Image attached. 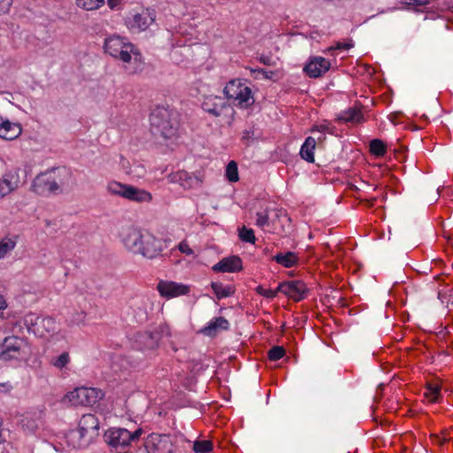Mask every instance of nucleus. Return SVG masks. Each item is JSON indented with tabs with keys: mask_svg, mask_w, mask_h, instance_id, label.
Here are the masks:
<instances>
[{
	"mask_svg": "<svg viewBox=\"0 0 453 453\" xmlns=\"http://www.w3.org/2000/svg\"><path fill=\"white\" fill-rule=\"evenodd\" d=\"M142 434L141 428L130 432L126 428L113 427L105 432L104 440L116 453H128L138 446Z\"/></svg>",
	"mask_w": 453,
	"mask_h": 453,
	"instance_id": "nucleus-5",
	"label": "nucleus"
},
{
	"mask_svg": "<svg viewBox=\"0 0 453 453\" xmlns=\"http://www.w3.org/2000/svg\"><path fill=\"white\" fill-rule=\"evenodd\" d=\"M268 209H265L264 212H257V226L264 228L265 226H269L270 220H269V214H268Z\"/></svg>",
	"mask_w": 453,
	"mask_h": 453,
	"instance_id": "nucleus-41",
	"label": "nucleus"
},
{
	"mask_svg": "<svg viewBox=\"0 0 453 453\" xmlns=\"http://www.w3.org/2000/svg\"><path fill=\"white\" fill-rule=\"evenodd\" d=\"M3 387V388H5L6 384H0V388Z\"/></svg>",
	"mask_w": 453,
	"mask_h": 453,
	"instance_id": "nucleus-53",
	"label": "nucleus"
},
{
	"mask_svg": "<svg viewBox=\"0 0 453 453\" xmlns=\"http://www.w3.org/2000/svg\"><path fill=\"white\" fill-rule=\"evenodd\" d=\"M211 288L213 290L218 300L229 297L234 295L235 288L233 285H223L219 281H212Z\"/></svg>",
	"mask_w": 453,
	"mask_h": 453,
	"instance_id": "nucleus-27",
	"label": "nucleus"
},
{
	"mask_svg": "<svg viewBox=\"0 0 453 453\" xmlns=\"http://www.w3.org/2000/svg\"><path fill=\"white\" fill-rule=\"evenodd\" d=\"M12 3V0H0V14L7 12Z\"/></svg>",
	"mask_w": 453,
	"mask_h": 453,
	"instance_id": "nucleus-44",
	"label": "nucleus"
},
{
	"mask_svg": "<svg viewBox=\"0 0 453 453\" xmlns=\"http://www.w3.org/2000/svg\"><path fill=\"white\" fill-rule=\"evenodd\" d=\"M21 127L18 123L4 120L0 123V137L4 140H14L20 135Z\"/></svg>",
	"mask_w": 453,
	"mask_h": 453,
	"instance_id": "nucleus-24",
	"label": "nucleus"
},
{
	"mask_svg": "<svg viewBox=\"0 0 453 453\" xmlns=\"http://www.w3.org/2000/svg\"><path fill=\"white\" fill-rule=\"evenodd\" d=\"M234 100L238 102L241 108L244 109L250 107L255 103L251 88L247 85L239 91L238 96Z\"/></svg>",
	"mask_w": 453,
	"mask_h": 453,
	"instance_id": "nucleus-28",
	"label": "nucleus"
},
{
	"mask_svg": "<svg viewBox=\"0 0 453 453\" xmlns=\"http://www.w3.org/2000/svg\"><path fill=\"white\" fill-rule=\"evenodd\" d=\"M171 345H172V349H173L174 351H176V350H177V348H175V346H174L173 343H171Z\"/></svg>",
	"mask_w": 453,
	"mask_h": 453,
	"instance_id": "nucleus-52",
	"label": "nucleus"
},
{
	"mask_svg": "<svg viewBox=\"0 0 453 453\" xmlns=\"http://www.w3.org/2000/svg\"><path fill=\"white\" fill-rule=\"evenodd\" d=\"M338 48L339 49H345V50H348L349 48V45L347 44V43H342V44H339L338 45Z\"/></svg>",
	"mask_w": 453,
	"mask_h": 453,
	"instance_id": "nucleus-50",
	"label": "nucleus"
},
{
	"mask_svg": "<svg viewBox=\"0 0 453 453\" xmlns=\"http://www.w3.org/2000/svg\"><path fill=\"white\" fill-rule=\"evenodd\" d=\"M256 292L264 297L273 299L277 296V294L280 291H278V288L276 289L273 290V289H266L263 286L259 285L256 288Z\"/></svg>",
	"mask_w": 453,
	"mask_h": 453,
	"instance_id": "nucleus-42",
	"label": "nucleus"
},
{
	"mask_svg": "<svg viewBox=\"0 0 453 453\" xmlns=\"http://www.w3.org/2000/svg\"><path fill=\"white\" fill-rule=\"evenodd\" d=\"M173 180L178 182L184 188H194L200 187L202 180L186 171H179L173 174Z\"/></svg>",
	"mask_w": 453,
	"mask_h": 453,
	"instance_id": "nucleus-23",
	"label": "nucleus"
},
{
	"mask_svg": "<svg viewBox=\"0 0 453 453\" xmlns=\"http://www.w3.org/2000/svg\"><path fill=\"white\" fill-rule=\"evenodd\" d=\"M107 189L111 194L119 196L132 202L148 203L152 201V195L149 191L132 185L113 181L109 183Z\"/></svg>",
	"mask_w": 453,
	"mask_h": 453,
	"instance_id": "nucleus-6",
	"label": "nucleus"
},
{
	"mask_svg": "<svg viewBox=\"0 0 453 453\" xmlns=\"http://www.w3.org/2000/svg\"><path fill=\"white\" fill-rule=\"evenodd\" d=\"M70 361L69 354L67 352H63L60 356L56 358H53L51 364L59 369L65 367Z\"/></svg>",
	"mask_w": 453,
	"mask_h": 453,
	"instance_id": "nucleus-40",
	"label": "nucleus"
},
{
	"mask_svg": "<svg viewBox=\"0 0 453 453\" xmlns=\"http://www.w3.org/2000/svg\"><path fill=\"white\" fill-rule=\"evenodd\" d=\"M157 290L162 296L173 298L188 294L190 288L188 285L181 283L161 280L157 284Z\"/></svg>",
	"mask_w": 453,
	"mask_h": 453,
	"instance_id": "nucleus-14",
	"label": "nucleus"
},
{
	"mask_svg": "<svg viewBox=\"0 0 453 453\" xmlns=\"http://www.w3.org/2000/svg\"><path fill=\"white\" fill-rule=\"evenodd\" d=\"M239 237L242 242L254 243L256 241L254 231L251 228L242 226L239 230Z\"/></svg>",
	"mask_w": 453,
	"mask_h": 453,
	"instance_id": "nucleus-36",
	"label": "nucleus"
},
{
	"mask_svg": "<svg viewBox=\"0 0 453 453\" xmlns=\"http://www.w3.org/2000/svg\"><path fill=\"white\" fill-rule=\"evenodd\" d=\"M71 172L58 167L38 174L33 180L32 189L40 196H48L62 193V187L68 182Z\"/></svg>",
	"mask_w": 453,
	"mask_h": 453,
	"instance_id": "nucleus-3",
	"label": "nucleus"
},
{
	"mask_svg": "<svg viewBox=\"0 0 453 453\" xmlns=\"http://www.w3.org/2000/svg\"><path fill=\"white\" fill-rule=\"evenodd\" d=\"M76 5L86 11H96L104 4V0H75Z\"/></svg>",
	"mask_w": 453,
	"mask_h": 453,
	"instance_id": "nucleus-31",
	"label": "nucleus"
},
{
	"mask_svg": "<svg viewBox=\"0 0 453 453\" xmlns=\"http://www.w3.org/2000/svg\"><path fill=\"white\" fill-rule=\"evenodd\" d=\"M179 250L182 252V253H185L187 255H190L193 253V250L192 249L189 248V246L184 242H181L180 244H179Z\"/></svg>",
	"mask_w": 453,
	"mask_h": 453,
	"instance_id": "nucleus-45",
	"label": "nucleus"
},
{
	"mask_svg": "<svg viewBox=\"0 0 453 453\" xmlns=\"http://www.w3.org/2000/svg\"><path fill=\"white\" fill-rule=\"evenodd\" d=\"M254 72H257L258 73H261L265 79L273 80V77L276 75V72L274 71H267L263 68H258L254 70Z\"/></svg>",
	"mask_w": 453,
	"mask_h": 453,
	"instance_id": "nucleus-43",
	"label": "nucleus"
},
{
	"mask_svg": "<svg viewBox=\"0 0 453 453\" xmlns=\"http://www.w3.org/2000/svg\"><path fill=\"white\" fill-rule=\"evenodd\" d=\"M122 0H107V4L109 7L113 10L115 7H117Z\"/></svg>",
	"mask_w": 453,
	"mask_h": 453,
	"instance_id": "nucleus-47",
	"label": "nucleus"
},
{
	"mask_svg": "<svg viewBox=\"0 0 453 453\" xmlns=\"http://www.w3.org/2000/svg\"><path fill=\"white\" fill-rule=\"evenodd\" d=\"M278 291L286 295L296 302H300L306 297L308 288L302 280L283 281L279 284Z\"/></svg>",
	"mask_w": 453,
	"mask_h": 453,
	"instance_id": "nucleus-12",
	"label": "nucleus"
},
{
	"mask_svg": "<svg viewBox=\"0 0 453 453\" xmlns=\"http://www.w3.org/2000/svg\"><path fill=\"white\" fill-rule=\"evenodd\" d=\"M16 246L15 241L10 238L0 240V258L4 257L8 252L12 251Z\"/></svg>",
	"mask_w": 453,
	"mask_h": 453,
	"instance_id": "nucleus-34",
	"label": "nucleus"
},
{
	"mask_svg": "<svg viewBox=\"0 0 453 453\" xmlns=\"http://www.w3.org/2000/svg\"><path fill=\"white\" fill-rule=\"evenodd\" d=\"M24 324L29 332L35 335L44 337L47 334L54 333L56 322L50 317H42L35 314H27L24 319Z\"/></svg>",
	"mask_w": 453,
	"mask_h": 453,
	"instance_id": "nucleus-8",
	"label": "nucleus"
},
{
	"mask_svg": "<svg viewBox=\"0 0 453 453\" xmlns=\"http://www.w3.org/2000/svg\"><path fill=\"white\" fill-rule=\"evenodd\" d=\"M259 61L265 65H273V61L272 58L269 56L262 55L259 58Z\"/></svg>",
	"mask_w": 453,
	"mask_h": 453,
	"instance_id": "nucleus-46",
	"label": "nucleus"
},
{
	"mask_svg": "<svg viewBox=\"0 0 453 453\" xmlns=\"http://www.w3.org/2000/svg\"><path fill=\"white\" fill-rule=\"evenodd\" d=\"M25 341L19 336H7L0 344V360L9 361L20 356Z\"/></svg>",
	"mask_w": 453,
	"mask_h": 453,
	"instance_id": "nucleus-10",
	"label": "nucleus"
},
{
	"mask_svg": "<svg viewBox=\"0 0 453 453\" xmlns=\"http://www.w3.org/2000/svg\"><path fill=\"white\" fill-rule=\"evenodd\" d=\"M66 442L73 449H83L88 447L93 440L85 434L79 427L67 432L65 435Z\"/></svg>",
	"mask_w": 453,
	"mask_h": 453,
	"instance_id": "nucleus-20",
	"label": "nucleus"
},
{
	"mask_svg": "<svg viewBox=\"0 0 453 453\" xmlns=\"http://www.w3.org/2000/svg\"><path fill=\"white\" fill-rule=\"evenodd\" d=\"M411 1L413 3V4L418 5V6L424 5L428 3L427 1H421V0H411Z\"/></svg>",
	"mask_w": 453,
	"mask_h": 453,
	"instance_id": "nucleus-48",
	"label": "nucleus"
},
{
	"mask_svg": "<svg viewBox=\"0 0 453 453\" xmlns=\"http://www.w3.org/2000/svg\"><path fill=\"white\" fill-rule=\"evenodd\" d=\"M193 449L196 453H207L212 449V444L210 441H195Z\"/></svg>",
	"mask_w": 453,
	"mask_h": 453,
	"instance_id": "nucleus-38",
	"label": "nucleus"
},
{
	"mask_svg": "<svg viewBox=\"0 0 453 453\" xmlns=\"http://www.w3.org/2000/svg\"><path fill=\"white\" fill-rule=\"evenodd\" d=\"M361 108V104H356L354 106L342 111L335 120L339 123H361L365 119Z\"/></svg>",
	"mask_w": 453,
	"mask_h": 453,
	"instance_id": "nucleus-21",
	"label": "nucleus"
},
{
	"mask_svg": "<svg viewBox=\"0 0 453 453\" xmlns=\"http://www.w3.org/2000/svg\"><path fill=\"white\" fill-rule=\"evenodd\" d=\"M261 132L255 128L254 127H250L242 132V141L247 145L250 146L255 141H258L261 138Z\"/></svg>",
	"mask_w": 453,
	"mask_h": 453,
	"instance_id": "nucleus-30",
	"label": "nucleus"
},
{
	"mask_svg": "<svg viewBox=\"0 0 453 453\" xmlns=\"http://www.w3.org/2000/svg\"><path fill=\"white\" fill-rule=\"evenodd\" d=\"M228 107L227 101L218 96H209L202 104L203 111L216 117L221 115L223 111Z\"/></svg>",
	"mask_w": 453,
	"mask_h": 453,
	"instance_id": "nucleus-15",
	"label": "nucleus"
},
{
	"mask_svg": "<svg viewBox=\"0 0 453 453\" xmlns=\"http://www.w3.org/2000/svg\"><path fill=\"white\" fill-rule=\"evenodd\" d=\"M331 66L330 61L323 57H314L303 67V72L311 78H319Z\"/></svg>",
	"mask_w": 453,
	"mask_h": 453,
	"instance_id": "nucleus-13",
	"label": "nucleus"
},
{
	"mask_svg": "<svg viewBox=\"0 0 453 453\" xmlns=\"http://www.w3.org/2000/svg\"><path fill=\"white\" fill-rule=\"evenodd\" d=\"M72 401L74 404L92 406L103 398L104 394L95 388H78L71 392Z\"/></svg>",
	"mask_w": 453,
	"mask_h": 453,
	"instance_id": "nucleus-9",
	"label": "nucleus"
},
{
	"mask_svg": "<svg viewBox=\"0 0 453 453\" xmlns=\"http://www.w3.org/2000/svg\"><path fill=\"white\" fill-rule=\"evenodd\" d=\"M150 131L154 136L169 139L178 129L176 113L167 107L157 106L150 114Z\"/></svg>",
	"mask_w": 453,
	"mask_h": 453,
	"instance_id": "nucleus-4",
	"label": "nucleus"
},
{
	"mask_svg": "<svg viewBox=\"0 0 453 453\" xmlns=\"http://www.w3.org/2000/svg\"><path fill=\"white\" fill-rule=\"evenodd\" d=\"M285 353L282 346H274L268 350L267 356L271 361H278L284 357Z\"/></svg>",
	"mask_w": 453,
	"mask_h": 453,
	"instance_id": "nucleus-37",
	"label": "nucleus"
},
{
	"mask_svg": "<svg viewBox=\"0 0 453 453\" xmlns=\"http://www.w3.org/2000/svg\"><path fill=\"white\" fill-rule=\"evenodd\" d=\"M335 127L332 126L329 122L324 121V123L313 125L311 131V132H320V133H328L334 134Z\"/></svg>",
	"mask_w": 453,
	"mask_h": 453,
	"instance_id": "nucleus-39",
	"label": "nucleus"
},
{
	"mask_svg": "<svg viewBox=\"0 0 453 453\" xmlns=\"http://www.w3.org/2000/svg\"><path fill=\"white\" fill-rule=\"evenodd\" d=\"M315 147H316V140L311 136H308L305 139L303 145L301 146V150H300L301 157L309 163H313L314 162Z\"/></svg>",
	"mask_w": 453,
	"mask_h": 453,
	"instance_id": "nucleus-26",
	"label": "nucleus"
},
{
	"mask_svg": "<svg viewBox=\"0 0 453 453\" xmlns=\"http://www.w3.org/2000/svg\"><path fill=\"white\" fill-rule=\"evenodd\" d=\"M78 427L94 440L99 434V420L94 414H84L79 421Z\"/></svg>",
	"mask_w": 453,
	"mask_h": 453,
	"instance_id": "nucleus-18",
	"label": "nucleus"
},
{
	"mask_svg": "<svg viewBox=\"0 0 453 453\" xmlns=\"http://www.w3.org/2000/svg\"><path fill=\"white\" fill-rule=\"evenodd\" d=\"M19 185V176L17 171H10L0 180V197H4L12 191L18 188Z\"/></svg>",
	"mask_w": 453,
	"mask_h": 453,
	"instance_id": "nucleus-22",
	"label": "nucleus"
},
{
	"mask_svg": "<svg viewBox=\"0 0 453 453\" xmlns=\"http://www.w3.org/2000/svg\"><path fill=\"white\" fill-rule=\"evenodd\" d=\"M246 85L242 80L236 79L230 81L224 88V94L227 98L235 99L238 96L239 91Z\"/></svg>",
	"mask_w": 453,
	"mask_h": 453,
	"instance_id": "nucleus-29",
	"label": "nucleus"
},
{
	"mask_svg": "<svg viewBox=\"0 0 453 453\" xmlns=\"http://www.w3.org/2000/svg\"><path fill=\"white\" fill-rule=\"evenodd\" d=\"M441 387L438 384H428L427 392H426V396L431 402H436L440 397Z\"/></svg>",
	"mask_w": 453,
	"mask_h": 453,
	"instance_id": "nucleus-35",
	"label": "nucleus"
},
{
	"mask_svg": "<svg viewBox=\"0 0 453 453\" xmlns=\"http://www.w3.org/2000/svg\"><path fill=\"white\" fill-rule=\"evenodd\" d=\"M104 49L112 58L120 59L129 73H137L143 70V58L136 47L131 42H126L119 35H112L104 40Z\"/></svg>",
	"mask_w": 453,
	"mask_h": 453,
	"instance_id": "nucleus-2",
	"label": "nucleus"
},
{
	"mask_svg": "<svg viewBox=\"0 0 453 453\" xmlns=\"http://www.w3.org/2000/svg\"><path fill=\"white\" fill-rule=\"evenodd\" d=\"M283 212L281 211H276V217L279 218Z\"/></svg>",
	"mask_w": 453,
	"mask_h": 453,
	"instance_id": "nucleus-51",
	"label": "nucleus"
},
{
	"mask_svg": "<svg viewBox=\"0 0 453 453\" xmlns=\"http://www.w3.org/2000/svg\"><path fill=\"white\" fill-rule=\"evenodd\" d=\"M272 260L285 268L296 266L299 263V257L296 252H279L272 257Z\"/></svg>",
	"mask_w": 453,
	"mask_h": 453,
	"instance_id": "nucleus-25",
	"label": "nucleus"
},
{
	"mask_svg": "<svg viewBox=\"0 0 453 453\" xmlns=\"http://www.w3.org/2000/svg\"><path fill=\"white\" fill-rule=\"evenodd\" d=\"M154 19L155 17L148 11H145L141 13H135L131 18H128L127 24L130 29L141 32L146 30Z\"/></svg>",
	"mask_w": 453,
	"mask_h": 453,
	"instance_id": "nucleus-16",
	"label": "nucleus"
},
{
	"mask_svg": "<svg viewBox=\"0 0 453 453\" xmlns=\"http://www.w3.org/2000/svg\"><path fill=\"white\" fill-rule=\"evenodd\" d=\"M170 337V328L166 325H161L158 329L154 332L139 333L137 342L143 349H154L158 346L159 341L164 337Z\"/></svg>",
	"mask_w": 453,
	"mask_h": 453,
	"instance_id": "nucleus-11",
	"label": "nucleus"
},
{
	"mask_svg": "<svg viewBox=\"0 0 453 453\" xmlns=\"http://www.w3.org/2000/svg\"><path fill=\"white\" fill-rule=\"evenodd\" d=\"M229 325V321L224 317L213 318L207 326L200 330V333L208 337H215L222 331H227Z\"/></svg>",
	"mask_w": 453,
	"mask_h": 453,
	"instance_id": "nucleus-19",
	"label": "nucleus"
},
{
	"mask_svg": "<svg viewBox=\"0 0 453 453\" xmlns=\"http://www.w3.org/2000/svg\"><path fill=\"white\" fill-rule=\"evenodd\" d=\"M174 441L170 434L151 433L145 438L143 446L147 453H173Z\"/></svg>",
	"mask_w": 453,
	"mask_h": 453,
	"instance_id": "nucleus-7",
	"label": "nucleus"
},
{
	"mask_svg": "<svg viewBox=\"0 0 453 453\" xmlns=\"http://www.w3.org/2000/svg\"><path fill=\"white\" fill-rule=\"evenodd\" d=\"M226 177L230 182H236L239 180L238 166L234 161H230L226 165Z\"/></svg>",
	"mask_w": 453,
	"mask_h": 453,
	"instance_id": "nucleus-33",
	"label": "nucleus"
},
{
	"mask_svg": "<svg viewBox=\"0 0 453 453\" xmlns=\"http://www.w3.org/2000/svg\"><path fill=\"white\" fill-rule=\"evenodd\" d=\"M370 152L378 157H383L387 152L385 143L380 139H373L370 142Z\"/></svg>",
	"mask_w": 453,
	"mask_h": 453,
	"instance_id": "nucleus-32",
	"label": "nucleus"
},
{
	"mask_svg": "<svg viewBox=\"0 0 453 453\" xmlns=\"http://www.w3.org/2000/svg\"><path fill=\"white\" fill-rule=\"evenodd\" d=\"M6 307V303L3 296L0 295V311Z\"/></svg>",
	"mask_w": 453,
	"mask_h": 453,
	"instance_id": "nucleus-49",
	"label": "nucleus"
},
{
	"mask_svg": "<svg viewBox=\"0 0 453 453\" xmlns=\"http://www.w3.org/2000/svg\"><path fill=\"white\" fill-rule=\"evenodd\" d=\"M214 272L237 273L242 270V261L238 256H230L222 258L212 266Z\"/></svg>",
	"mask_w": 453,
	"mask_h": 453,
	"instance_id": "nucleus-17",
	"label": "nucleus"
},
{
	"mask_svg": "<svg viewBox=\"0 0 453 453\" xmlns=\"http://www.w3.org/2000/svg\"><path fill=\"white\" fill-rule=\"evenodd\" d=\"M121 241L125 248L134 255L152 259L161 255L163 241L148 230L129 226L122 234Z\"/></svg>",
	"mask_w": 453,
	"mask_h": 453,
	"instance_id": "nucleus-1",
	"label": "nucleus"
}]
</instances>
